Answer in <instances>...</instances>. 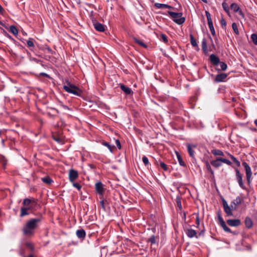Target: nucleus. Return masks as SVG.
I'll return each instance as SVG.
<instances>
[{"label":"nucleus","mask_w":257,"mask_h":257,"mask_svg":"<svg viewBox=\"0 0 257 257\" xmlns=\"http://www.w3.org/2000/svg\"><path fill=\"white\" fill-rule=\"evenodd\" d=\"M42 220V217L32 218L29 220L23 228V231L24 234H32L33 233V230L36 227L37 224Z\"/></svg>","instance_id":"1"},{"label":"nucleus","mask_w":257,"mask_h":257,"mask_svg":"<svg viewBox=\"0 0 257 257\" xmlns=\"http://www.w3.org/2000/svg\"><path fill=\"white\" fill-rule=\"evenodd\" d=\"M66 85L63 86V89L67 92L80 96L82 91L76 86L71 83L69 81H66Z\"/></svg>","instance_id":"2"},{"label":"nucleus","mask_w":257,"mask_h":257,"mask_svg":"<svg viewBox=\"0 0 257 257\" xmlns=\"http://www.w3.org/2000/svg\"><path fill=\"white\" fill-rule=\"evenodd\" d=\"M168 13L172 20L178 25H182L185 21V18L182 17L183 14L182 13L168 11Z\"/></svg>","instance_id":"3"},{"label":"nucleus","mask_w":257,"mask_h":257,"mask_svg":"<svg viewBox=\"0 0 257 257\" xmlns=\"http://www.w3.org/2000/svg\"><path fill=\"white\" fill-rule=\"evenodd\" d=\"M222 205L224 208V210L228 216H233V213L232 211L234 209V207L232 204H231V207H230L228 204L227 201L224 198L222 199Z\"/></svg>","instance_id":"4"},{"label":"nucleus","mask_w":257,"mask_h":257,"mask_svg":"<svg viewBox=\"0 0 257 257\" xmlns=\"http://www.w3.org/2000/svg\"><path fill=\"white\" fill-rule=\"evenodd\" d=\"M205 15L207 18L208 27L211 32V33L213 36H215V31L213 27V22L211 18L210 14L209 13V12L206 11Z\"/></svg>","instance_id":"5"},{"label":"nucleus","mask_w":257,"mask_h":257,"mask_svg":"<svg viewBox=\"0 0 257 257\" xmlns=\"http://www.w3.org/2000/svg\"><path fill=\"white\" fill-rule=\"evenodd\" d=\"M92 24L96 31L99 32H104L105 31L106 26L96 21L94 18L92 19Z\"/></svg>","instance_id":"6"},{"label":"nucleus","mask_w":257,"mask_h":257,"mask_svg":"<svg viewBox=\"0 0 257 257\" xmlns=\"http://www.w3.org/2000/svg\"><path fill=\"white\" fill-rule=\"evenodd\" d=\"M95 189L96 193L99 195L100 197H103L104 188L103 184L100 181L97 182L95 184Z\"/></svg>","instance_id":"7"},{"label":"nucleus","mask_w":257,"mask_h":257,"mask_svg":"<svg viewBox=\"0 0 257 257\" xmlns=\"http://www.w3.org/2000/svg\"><path fill=\"white\" fill-rule=\"evenodd\" d=\"M235 171L236 172V180L237 181L239 186L242 189H245V187L242 181V177L241 174L240 173L239 170L237 168L235 169Z\"/></svg>","instance_id":"8"},{"label":"nucleus","mask_w":257,"mask_h":257,"mask_svg":"<svg viewBox=\"0 0 257 257\" xmlns=\"http://www.w3.org/2000/svg\"><path fill=\"white\" fill-rule=\"evenodd\" d=\"M187 150L190 157L192 158L193 163L196 162V160L195 156V150L197 149L198 146H187Z\"/></svg>","instance_id":"9"},{"label":"nucleus","mask_w":257,"mask_h":257,"mask_svg":"<svg viewBox=\"0 0 257 257\" xmlns=\"http://www.w3.org/2000/svg\"><path fill=\"white\" fill-rule=\"evenodd\" d=\"M242 165L243 166V167L244 168L245 170L247 180L248 182H249L251 175H252L251 168H250V166L248 165V164L245 162H243L242 163Z\"/></svg>","instance_id":"10"},{"label":"nucleus","mask_w":257,"mask_h":257,"mask_svg":"<svg viewBox=\"0 0 257 257\" xmlns=\"http://www.w3.org/2000/svg\"><path fill=\"white\" fill-rule=\"evenodd\" d=\"M78 177V171L71 169L69 171V180L71 182H73Z\"/></svg>","instance_id":"11"},{"label":"nucleus","mask_w":257,"mask_h":257,"mask_svg":"<svg viewBox=\"0 0 257 257\" xmlns=\"http://www.w3.org/2000/svg\"><path fill=\"white\" fill-rule=\"evenodd\" d=\"M230 9L234 12L238 13V14L242 18H244V15L241 10L240 8L239 7L237 4L236 3H232L230 5Z\"/></svg>","instance_id":"12"},{"label":"nucleus","mask_w":257,"mask_h":257,"mask_svg":"<svg viewBox=\"0 0 257 257\" xmlns=\"http://www.w3.org/2000/svg\"><path fill=\"white\" fill-rule=\"evenodd\" d=\"M185 233L188 237L189 238H193L195 237L196 238H198L199 236L197 234V232L196 230L192 228H188L185 230Z\"/></svg>","instance_id":"13"},{"label":"nucleus","mask_w":257,"mask_h":257,"mask_svg":"<svg viewBox=\"0 0 257 257\" xmlns=\"http://www.w3.org/2000/svg\"><path fill=\"white\" fill-rule=\"evenodd\" d=\"M227 223L229 226L236 227L240 225L241 221L239 219H229L227 220Z\"/></svg>","instance_id":"14"},{"label":"nucleus","mask_w":257,"mask_h":257,"mask_svg":"<svg viewBox=\"0 0 257 257\" xmlns=\"http://www.w3.org/2000/svg\"><path fill=\"white\" fill-rule=\"evenodd\" d=\"M228 75L226 73H220L216 75L214 81L216 82H221L224 81L227 78Z\"/></svg>","instance_id":"15"},{"label":"nucleus","mask_w":257,"mask_h":257,"mask_svg":"<svg viewBox=\"0 0 257 257\" xmlns=\"http://www.w3.org/2000/svg\"><path fill=\"white\" fill-rule=\"evenodd\" d=\"M76 234L77 237L81 240H83L86 237V232L83 229L77 230Z\"/></svg>","instance_id":"16"},{"label":"nucleus","mask_w":257,"mask_h":257,"mask_svg":"<svg viewBox=\"0 0 257 257\" xmlns=\"http://www.w3.org/2000/svg\"><path fill=\"white\" fill-rule=\"evenodd\" d=\"M209 60L214 66L218 65L220 62V59L219 57L213 54H212L210 55Z\"/></svg>","instance_id":"17"},{"label":"nucleus","mask_w":257,"mask_h":257,"mask_svg":"<svg viewBox=\"0 0 257 257\" xmlns=\"http://www.w3.org/2000/svg\"><path fill=\"white\" fill-rule=\"evenodd\" d=\"M175 153L176 155V157H177V160H178L179 165L181 166H182L184 167H186V165L185 163L184 162V161H183V160L182 158V156L180 154V153L178 152H177V151H175Z\"/></svg>","instance_id":"18"},{"label":"nucleus","mask_w":257,"mask_h":257,"mask_svg":"<svg viewBox=\"0 0 257 257\" xmlns=\"http://www.w3.org/2000/svg\"><path fill=\"white\" fill-rule=\"evenodd\" d=\"M210 164L215 168H218L222 166L221 158H217L216 160L210 162Z\"/></svg>","instance_id":"19"},{"label":"nucleus","mask_w":257,"mask_h":257,"mask_svg":"<svg viewBox=\"0 0 257 257\" xmlns=\"http://www.w3.org/2000/svg\"><path fill=\"white\" fill-rule=\"evenodd\" d=\"M31 207H22L21 208V213L20 217H22L26 215H28L29 214V210L31 209Z\"/></svg>","instance_id":"20"},{"label":"nucleus","mask_w":257,"mask_h":257,"mask_svg":"<svg viewBox=\"0 0 257 257\" xmlns=\"http://www.w3.org/2000/svg\"><path fill=\"white\" fill-rule=\"evenodd\" d=\"M121 90L123 91L126 94L129 95L133 93V91L130 87L126 86L124 84H121L120 85Z\"/></svg>","instance_id":"21"},{"label":"nucleus","mask_w":257,"mask_h":257,"mask_svg":"<svg viewBox=\"0 0 257 257\" xmlns=\"http://www.w3.org/2000/svg\"><path fill=\"white\" fill-rule=\"evenodd\" d=\"M201 47L202 50L204 53L205 55H207L208 54V49H207V40L206 38H204L202 39V42H201Z\"/></svg>","instance_id":"22"},{"label":"nucleus","mask_w":257,"mask_h":257,"mask_svg":"<svg viewBox=\"0 0 257 257\" xmlns=\"http://www.w3.org/2000/svg\"><path fill=\"white\" fill-rule=\"evenodd\" d=\"M244 223L245 227L248 229L251 228L253 225L251 219L248 216L245 218Z\"/></svg>","instance_id":"23"},{"label":"nucleus","mask_w":257,"mask_h":257,"mask_svg":"<svg viewBox=\"0 0 257 257\" xmlns=\"http://www.w3.org/2000/svg\"><path fill=\"white\" fill-rule=\"evenodd\" d=\"M242 202V199L239 196H237L236 197L235 199L231 202V204L234 205V209L236 210V206L241 204Z\"/></svg>","instance_id":"24"},{"label":"nucleus","mask_w":257,"mask_h":257,"mask_svg":"<svg viewBox=\"0 0 257 257\" xmlns=\"http://www.w3.org/2000/svg\"><path fill=\"white\" fill-rule=\"evenodd\" d=\"M154 6L158 9H173V8L168 5L165 4L155 3Z\"/></svg>","instance_id":"25"},{"label":"nucleus","mask_w":257,"mask_h":257,"mask_svg":"<svg viewBox=\"0 0 257 257\" xmlns=\"http://www.w3.org/2000/svg\"><path fill=\"white\" fill-rule=\"evenodd\" d=\"M157 241H159V237L155 235H151L147 240L148 242L150 243L151 245L156 244Z\"/></svg>","instance_id":"26"},{"label":"nucleus","mask_w":257,"mask_h":257,"mask_svg":"<svg viewBox=\"0 0 257 257\" xmlns=\"http://www.w3.org/2000/svg\"><path fill=\"white\" fill-rule=\"evenodd\" d=\"M0 162L3 168L5 169L8 163V160L4 156L0 155Z\"/></svg>","instance_id":"27"},{"label":"nucleus","mask_w":257,"mask_h":257,"mask_svg":"<svg viewBox=\"0 0 257 257\" xmlns=\"http://www.w3.org/2000/svg\"><path fill=\"white\" fill-rule=\"evenodd\" d=\"M52 138L54 140H55L57 143H60V144H63V139H62V137L58 135H56V134H55V135H53L52 136Z\"/></svg>","instance_id":"28"},{"label":"nucleus","mask_w":257,"mask_h":257,"mask_svg":"<svg viewBox=\"0 0 257 257\" xmlns=\"http://www.w3.org/2000/svg\"><path fill=\"white\" fill-rule=\"evenodd\" d=\"M133 40L136 43L139 44L140 46L145 48H147V45L145 44L142 41L139 40L136 37H134Z\"/></svg>","instance_id":"29"},{"label":"nucleus","mask_w":257,"mask_h":257,"mask_svg":"<svg viewBox=\"0 0 257 257\" xmlns=\"http://www.w3.org/2000/svg\"><path fill=\"white\" fill-rule=\"evenodd\" d=\"M41 180L43 183L47 184H50L53 182L49 176H46L45 177L42 178Z\"/></svg>","instance_id":"30"},{"label":"nucleus","mask_w":257,"mask_h":257,"mask_svg":"<svg viewBox=\"0 0 257 257\" xmlns=\"http://www.w3.org/2000/svg\"><path fill=\"white\" fill-rule=\"evenodd\" d=\"M33 40V39L29 38V40L27 41V46L30 48V49L31 51H32L33 50V48L35 47V45Z\"/></svg>","instance_id":"31"},{"label":"nucleus","mask_w":257,"mask_h":257,"mask_svg":"<svg viewBox=\"0 0 257 257\" xmlns=\"http://www.w3.org/2000/svg\"><path fill=\"white\" fill-rule=\"evenodd\" d=\"M9 31L12 33L13 35H14L15 36H16L18 35V29H17V28L14 26V25H12L10 27V28H9Z\"/></svg>","instance_id":"32"},{"label":"nucleus","mask_w":257,"mask_h":257,"mask_svg":"<svg viewBox=\"0 0 257 257\" xmlns=\"http://www.w3.org/2000/svg\"><path fill=\"white\" fill-rule=\"evenodd\" d=\"M220 225L225 232L232 233L230 229L226 225L225 221L220 223Z\"/></svg>","instance_id":"33"},{"label":"nucleus","mask_w":257,"mask_h":257,"mask_svg":"<svg viewBox=\"0 0 257 257\" xmlns=\"http://www.w3.org/2000/svg\"><path fill=\"white\" fill-rule=\"evenodd\" d=\"M190 42L192 46L193 47H198V44L197 43V41L196 39L194 38L192 34L190 35Z\"/></svg>","instance_id":"34"},{"label":"nucleus","mask_w":257,"mask_h":257,"mask_svg":"<svg viewBox=\"0 0 257 257\" xmlns=\"http://www.w3.org/2000/svg\"><path fill=\"white\" fill-rule=\"evenodd\" d=\"M176 202L177 204L178 207L179 208L180 210L182 209V205H181V197L179 195H177L176 198Z\"/></svg>","instance_id":"35"},{"label":"nucleus","mask_w":257,"mask_h":257,"mask_svg":"<svg viewBox=\"0 0 257 257\" xmlns=\"http://www.w3.org/2000/svg\"><path fill=\"white\" fill-rule=\"evenodd\" d=\"M230 158L233 161V162L237 166L239 167L240 166V163L239 161L233 156L230 155Z\"/></svg>","instance_id":"36"},{"label":"nucleus","mask_w":257,"mask_h":257,"mask_svg":"<svg viewBox=\"0 0 257 257\" xmlns=\"http://www.w3.org/2000/svg\"><path fill=\"white\" fill-rule=\"evenodd\" d=\"M222 7L223 10L225 11V12L228 15H229V10L228 4L225 2H223L222 4Z\"/></svg>","instance_id":"37"},{"label":"nucleus","mask_w":257,"mask_h":257,"mask_svg":"<svg viewBox=\"0 0 257 257\" xmlns=\"http://www.w3.org/2000/svg\"><path fill=\"white\" fill-rule=\"evenodd\" d=\"M250 38L253 43L257 45V34L255 33L252 34L250 36Z\"/></svg>","instance_id":"38"},{"label":"nucleus","mask_w":257,"mask_h":257,"mask_svg":"<svg viewBox=\"0 0 257 257\" xmlns=\"http://www.w3.org/2000/svg\"><path fill=\"white\" fill-rule=\"evenodd\" d=\"M211 152H212V153L215 156H216V155L223 156L224 155L223 153L219 150L215 149V150H212Z\"/></svg>","instance_id":"39"},{"label":"nucleus","mask_w":257,"mask_h":257,"mask_svg":"<svg viewBox=\"0 0 257 257\" xmlns=\"http://www.w3.org/2000/svg\"><path fill=\"white\" fill-rule=\"evenodd\" d=\"M160 40L165 43H167L168 41L167 36L164 34H161L160 35Z\"/></svg>","instance_id":"40"},{"label":"nucleus","mask_w":257,"mask_h":257,"mask_svg":"<svg viewBox=\"0 0 257 257\" xmlns=\"http://www.w3.org/2000/svg\"><path fill=\"white\" fill-rule=\"evenodd\" d=\"M160 162V167L165 171H167L168 170V167L167 165L163 162L161 160H159Z\"/></svg>","instance_id":"41"},{"label":"nucleus","mask_w":257,"mask_h":257,"mask_svg":"<svg viewBox=\"0 0 257 257\" xmlns=\"http://www.w3.org/2000/svg\"><path fill=\"white\" fill-rule=\"evenodd\" d=\"M232 28L234 32V33L236 35L239 34V31L237 28V24L235 23H233L232 24Z\"/></svg>","instance_id":"42"},{"label":"nucleus","mask_w":257,"mask_h":257,"mask_svg":"<svg viewBox=\"0 0 257 257\" xmlns=\"http://www.w3.org/2000/svg\"><path fill=\"white\" fill-rule=\"evenodd\" d=\"M2 33L6 37L8 38L9 39H10L12 41H14V39L10 35H9L4 29H2Z\"/></svg>","instance_id":"43"},{"label":"nucleus","mask_w":257,"mask_h":257,"mask_svg":"<svg viewBox=\"0 0 257 257\" xmlns=\"http://www.w3.org/2000/svg\"><path fill=\"white\" fill-rule=\"evenodd\" d=\"M206 168H207V171L209 173H210L212 175H213L214 174V171L211 169L210 165V164L208 162H206Z\"/></svg>","instance_id":"44"},{"label":"nucleus","mask_w":257,"mask_h":257,"mask_svg":"<svg viewBox=\"0 0 257 257\" xmlns=\"http://www.w3.org/2000/svg\"><path fill=\"white\" fill-rule=\"evenodd\" d=\"M219 64H220L221 69L222 71H225L227 69V66L225 63H224L223 62H220Z\"/></svg>","instance_id":"45"},{"label":"nucleus","mask_w":257,"mask_h":257,"mask_svg":"<svg viewBox=\"0 0 257 257\" xmlns=\"http://www.w3.org/2000/svg\"><path fill=\"white\" fill-rule=\"evenodd\" d=\"M31 202H32V201L30 199H29V198H25L23 200V204L24 206H28V205H29L31 203Z\"/></svg>","instance_id":"46"},{"label":"nucleus","mask_w":257,"mask_h":257,"mask_svg":"<svg viewBox=\"0 0 257 257\" xmlns=\"http://www.w3.org/2000/svg\"><path fill=\"white\" fill-rule=\"evenodd\" d=\"M26 246L28 248H29L31 251L34 250V245L31 243V242H27L26 243Z\"/></svg>","instance_id":"47"},{"label":"nucleus","mask_w":257,"mask_h":257,"mask_svg":"<svg viewBox=\"0 0 257 257\" xmlns=\"http://www.w3.org/2000/svg\"><path fill=\"white\" fill-rule=\"evenodd\" d=\"M100 199H101V201H100L101 207L104 211H105L106 209L104 205V200L103 199V197H100Z\"/></svg>","instance_id":"48"},{"label":"nucleus","mask_w":257,"mask_h":257,"mask_svg":"<svg viewBox=\"0 0 257 257\" xmlns=\"http://www.w3.org/2000/svg\"><path fill=\"white\" fill-rule=\"evenodd\" d=\"M142 161H143V163H144V164L145 165V166H147L149 165V159L146 156H144L143 157Z\"/></svg>","instance_id":"49"},{"label":"nucleus","mask_w":257,"mask_h":257,"mask_svg":"<svg viewBox=\"0 0 257 257\" xmlns=\"http://www.w3.org/2000/svg\"><path fill=\"white\" fill-rule=\"evenodd\" d=\"M221 161L222 163H225L228 165H231V162L228 159L221 158Z\"/></svg>","instance_id":"50"},{"label":"nucleus","mask_w":257,"mask_h":257,"mask_svg":"<svg viewBox=\"0 0 257 257\" xmlns=\"http://www.w3.org/2000/svg\"><path fill=\"white\" fill-rule=\"evenodd\" d=\"M217 217H218V219L219 224H220L222 222L224 221L223 219L222 218L220 213L219 212H217Z\"/></svg>","instance_id":"51"},{"label":"nucleus","mask_w":257,"mask_h":257,"mask_svg":"<svg viewBox=\"0 0 257 257\" xmlns=\"http://www.w3.org/2000/svg\"><path fill=\"white\" fill-rule=\"evenodd\" d=\"M220 24L223 28H225L226 26V21L223 18L220 20Z\"/></svg>","instance_id":"52"},{"label":"nucleus","mask_w":257,"mask_h":257,"mask_svg":"<svg viewBox=\"0 0 257 257\" xmlns=\"http://www.w3.org/2000/svg\"><path fill=\"white\" fill-rule=\"evenodd\" d=\"M73 186L76 188L78 190H80L81 188V186L78 183H73Z\"/></svg>","instance_id":"53"},{"label":"nucleus","mask_w":257,"mask_h":257,"mask_svg":"<svg viewBox=\"0 0 257 257\" xmlns=\"http://www.w3.org/2000/svg\"><path fill=\"white\" fill-rule=\"evenodd\" d=\"M108 149L111 153H113L114 148H115V146H106Z\"/></svg>","instance_id":"54"},{"label":"nucleus","mask_w":257,"mask_h":257,"mask_svg":"<svg viewBox=\"0 0 257 257\" xmlns=\"http://www.w3.org/2000/svg\"><path fill=\"white\" fill-rule=\"evenodd\" d=\"M204 234H205V229L203 228V229H202L199 233L198 235H197L199 237L200 236H203L204 235Z\"/></svg>","instance_id":"55"},{"label":"nucleus","mask_w":257,"mask_h":257,"mask_svg":"<svg viewBox=\"0 0 257 257\" xmlns=\"http://www.w3.org/2000/svg\"><path fill=\"white\" fill-rule=\"evenodd\" d=\"M196 224H197L196 227L198 228L199 225H200V219H199V216H197L196 217Z\"/></svg>","instance_id":"56"},{"label":"nucleus","mask_w":257,"mask_h":257,"mask_svg":"<svg viewBox=\"0 0 257 257\" xmlns=\"http://www.w3.org/2000/svg\"><path fill=\"white\" fill-rule=\"evenodd\" d=\"M40 75L42 76H44V77H47V78H50L49 75L48 74H47V73H44V72L40 73Z\"/></svg>","instance_id":"57"},{"label":"nucleus","mask_w":257,"mask_h":257,"mask_svg":"<svg viewBox=\"0 0 257 257\" xmlns=\"http://www.w3.org/2000/svg\"><path fill=\"white\" fill-rule=\"evenodd\" d=\"M5 12L4 9L2 7V6L0 5V14L1 15H3Z\"/></svg>","instance_id":"58"},{"label":"nucleus","mask_w":257,"mask_h":257,"mask_svg":"<svg viewBox=\"0 0 257 257\" xmlns=\"http://www.w3.org/2000/svg\"><path fill=\"white\" fill-rule=\"evenodd\" d=\"M213 37H214V39L215 43L216 44H217L218 43V40L216 37V35H215V36H213Z\"/></svg>","instance_id":"59"},{"label":"nucleus","mask_w":257,"mask_h":257,"mask_svg":"<svg viewBox=\"0 0 257 257\" xmlns=\"http://www.w3.org/2000/svg\"><path fill=\"white\" fill-rule=\"evenodd\" d=\"M209 39H210V41H211V43H212V47H213V48H215V45H214V44H213V43L212 39V38L211 37V36H210L209 35Z\"/></svg>","instance_id":"60"},{"label":"nucleus","mask_w":257,"mask_h":257,"mask_svg":"<svg viewBox=\"0 0 257 257\" xmlns=\"http://www.w3.org/2000/svg\"><path fill=\"white\" fill-rule=\"evenodd\" d=\"M149 230H151L153 233H155V232L156 231V228H155V227H153V228H151V229H149Z\"/></svg>","instance_id":"61"},{"label":"nucleus","mask_w":257,"mask_h":257,"mask_svg":"<svg viewBox=\"0 0 257 257\" xmlns=\"http://www.w3.org/2000/svg\"><path fill=\"white\" fill-rule=\"evenodd\" d=\"M70 244L74 245H77L78 244V242L76 241H72Z\"/></svg>","instance_id":"62"},{"label":"nucleus","mask_w":257,"mask_h":257,"mask_svg":"<svg viewBox=\"0 0 257 257\" xmlns=\"http://www.w3.org/2000/svg\"><path fill=\"white\" fill-rule=\"evenodd\" d=\"M47 50H48L49 52L51 53V54L53 53V51L52 50V49L48 47L47 48Z\"/></svg>","instance_id":"63"},{"label":"nucleus","mask_w":257,"mask_h":257,"mask_svg":"<svg viewBox=\"0 0 257 257\" xmlns=\"http://www.w3.org/2000/svg\"><path fill=\"white\" fill-rule=\"evenodd\" d=\"M115 144L116 145H120V143L118 139L115 140Z\"/></svg>","instance_id":"64"}]
</instances>
